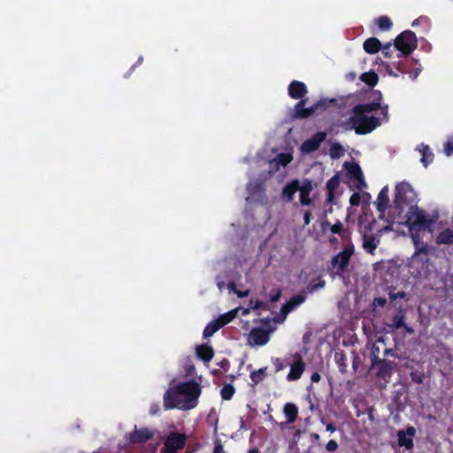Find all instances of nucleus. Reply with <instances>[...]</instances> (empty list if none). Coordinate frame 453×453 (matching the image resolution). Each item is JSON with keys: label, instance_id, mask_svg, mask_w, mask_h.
I'll use <instances>...</instances> for the list:
<instances>
[{"label": "nucleus", "instance_id": "f257e3e1", "mask_svg": "<svg viewBox=\"0 0 453 453\" xmlns=\"http://www.w3.org/2000/svg\"><path fill=\"white\" fill-rule=\"evenodd\" d=\"M288 96L292 99L299 100L294 107V117L296 119H306L313 115L319 106L323 105L322 103L305 107L308 99L303 97L307 95L308 89L306 85L299 81H292L288 87Z\"/></svg>", "mask_w": 453, "mask_h": 453}, {"label": "nucleus", "instance_id": "f03ea898", "mask_svg": "<svg viewBox=\"0 0 453 453\" xmlns=\"http://www.w3.org/2000/svg\"><path fill=\"white\" fill-rule=\"evenodd\" d=\"M177 393L183 395L184 399L181 402L180 410L188 411L194 409L198 404V399L202 393L200 384L194 380L178 383Z\"/></svg>", "mask_w": 453, "mask_h": 453}, {"label": "nucleus", "instance_id": "7ed1b4c3", "mask_svg": "<svg viewBox=\"0 0 453 453\" xmlns=\"http://www.w3.org/2000/svg\"><path fill=\"white\" fill-rule=\"evenodd\" d=\"M348 122L351 125L350 128H353L356 134H366L372 132L384 121L380 117H369L365 114L353 113Z\"/></svg>", "mask_w": 453, "mask_h": 453}, {"label": "nucleus", "instance_id": "20e7f679", "mask_svg": "<svg viewBox=\"0 0 453 453\" xmlns=\"http://www.w3.org/2000/svg\"><path fill=\"white\" fill-rule=\"evenodd\" d=\"M416 202V194L411 186L405 181L400 182L395 186L394 206L401 213L404 207L414 206Z\"/></svg>", "mask_w": 453, "mask_h": 453}, {"label": "nucleus", "instance_id": "39448f33", "mask_svg": "<svg viewBox=\"0 0 453 453\" xmlns=\"http://www.w3.org/2000/svg\"><path fill=\"white\" fill-rule=\"evenodd\" d=\"M374 98L372 102L366 104H358L352 109V113L365 114L380 110V115L384 122H388V106L387 104L380 105L382 100V95L380 91L374 92Z\"/></svg>", "mask_w": 453, "mask_h": 453}, {"label": "nucleus", "instance_id": "423d86ee", "mask_svg": "<svg viewBox=\"0 0 453 453\" xmlns=\"http://www.w3.org/2000/svg\"><path fill=\"white\" fill-rule=\"evenodd\" d=\"M395 49L401 55L407 57L411 55L418 46L416 34L411 30H405L399 34L394 41Z\"/></svg>", "mask_w": 453, "mask_h": 453}, {"label": "nucleus", "instance_id": "0eeeda50", "mask_svg": "<svg viewBox=\"0 0 453 453\" xmlns=\"http://www.w3.org/2000/svg\"><path fill=\"white\" fill-rule=\"evenodd\" d=\"M430 220L425 215V211L418 208L417 205L411 206L406 213V225L410 230L426 229L430 226Z\"/></svg>", "mask_w": 453, "mask_h": 453}, {"label": "nucleus", "instance_id": "6e6552de", "mask_svg": "<svg viewBox=\"0 0 453 453\" xmlns=\"http://www.w3.org/2000/svg\"><path fill=\"white\" fill-rule=\"evenodd\" d=\"M354 247L349 245L344 248V250L335 255L331 261V265L335 269L334 273L338 276H342L344 273L348 271L349 265L350 257L353 255Z\"/></svg>", "mask_w": 453, "mask_h": 453}, {"label": "nucleus", "instance_id": "1a4fd4ad", "mask_svg": "<svg viewBox=\"0 0 453 453\" xmlns=\"http://www.w3.org/2000/svg\"><path fill=\"white\" fill-rule=\"evenodd\" d=\"M393 65L398 73L402 74H409V77L412 81H415L418 78L422 70L421 65L413 58L394 61Z\"/></svg>", "mask_w": 453, "mask_h": 453}, {"label": "nucleus", "instance_id": "9d476101", "mask_svg": "<svg viewBox=\"0 0 453 453\" xmlns=\"http://www.w3.org/2000/svg\"><path fill=\"white\" fill-rule=\"evenodd\" d=\"M187 441V435L178 432H171L164 442L165 453H176L182 449Z\"/></svg>", "mask_w": 453, "mask_h": 453}, {"label": "nucleus", "instance_id": "9b49d317", "mask_svg": "<svg viewBox=\"0 0 453 453\" xmlns=\"http://www.w3.org/2000/svg\"><path fill=\"white\" fill-rule=\"evenodd\" d=\"M344 167L349 179L355 180L354 186L357 189L362 190L366 187L365 177L360 165L356 162H345Z\"/></svg>", "mask_w": 453, "mask_h": 453}, {"label": "nucleus", "instance_id": "f8f14e48", "mask_svg": "<svg viewBox=\"0 0 453 453\" xmlns=\"http://www.w3.org/2000/svg\"><path fill=\"white\" fill-rule=\"evenodd\" d=\"M395 366V363L388 360L386 358L376 359L374 366L376 370V377L380 380H383L386 382H388V380L392 376L393 369Z\"/></svg>", "mask_w": 453, "mask_h": 453}, {"label": "nucleus", "instance_id": "ddd939ff", "mask_svg": "<svg viewBox=\"0 0 453 453\" xmlns=\"http://www.w3.org/2000/svg\"><path fill=\"white\" fill-rule=\"evenodd\" d=\"M374 222L370 223L363 233V249L369 254L373 255L375 250L380 243V238L375 236L372 232V225Z\"/></svg>", "mask_w": 453, "mask_h": 453}, {"label": "nucleus", "instance_id": "4468645a", "mask_svg": "<svg viewBox=\"0 0 453 453\" xmlns=\"http://www.w3.org/2000/svg\"><path fill=\"white\" fill-rule=\"evenodd\" d=\"M326 133L323 131L317 132L312 135L311 138L305 140L300 150L303 153L310 154L311 152L316 151L321 145V143L326 140Z\"/></svg>", "mask_w": 453, "mask_h": 453}, {"label": "nucleus", "instance_id": "2eb2a0df", "mask_svg": "<svg viewBox=\"0 0 453 453\" xmlns=\"http://www.w3.org/2000/svg\"><path fill=\"white\" fill-rule=\"evenodd\" d=\"M177 393V386L168 388L164 394V408L165 410L179 409L180 410L181 402Z\"/></svg>", "mask_w": 453, "mask_h": 453}, {"label": "nucleus", "instance_id": "dca6fc26", "mask_svg": "<svg viewBox=\"0 0 453 453\" xmlns=\"http://www.w3.org/2000/svg\"><path fill=\"white\" fill-rule=\"evenodd\" d=\"M154 436V433L150 431L147 427H142L141 429H137L135 427L134 431L128 435V441L132 444L143 443Z\"/></svg>", "mask_w": 453, "mask_h": 453}, {"label": "nucleus", "instance_id": "f3484780", "mask_svg": "<svg viewBox=\"0 0 453 453\" xmlns=\"http://www.w3.org/2000/svg\"><path fill=\"white\" fill-rule=\"evenodd\" d=\"M416 430L413 426H408L406 431L400 430L397 433L398 444L401 447H405L407 449L413 448V436Z\"/></svg>", "mask_w": 453, "mask_h": 453}, {"label": "nucleus", "instance_id": "a211bd4d", "mask_svg": "<svg viewBox=\"0 0 453 453\" xmlns=\"http://www.w3.org/2000/svg\"><path fill=\"white\" fill-rule=\"evenodd\" d=\"M298 188H300V180L297 179L287 183L282 189L281 199L286 203H291Z\"/></svg>", "mask_w": 453, "mask_h": 453}, {"label": "nucleus", "instance_id": "6ab92c4d", "mask_svg": "<svg viewBox=\"0 0 453 453\" xmlns=\"http://www.w3.org/2000/svg\"><path fill=\"white\" fill-rule=\"evenodd\" d=\"M313 189L312 181L311 180L305 179L303 181V184L300 185V203L302 205H310L312 203L311 198L310 197V194Z\"/></svg>", "mask_w": 453, "mask_h": 453}, {"label": "nucleus", "instance_id": "aec40b11", "mask_svg": "<svg viewBox=\"0 0 453 453\" xmlns=\"http://www.w3.org/2000/svg\"><path fill=\"white\" fill-rule=\"evenodd\" d=\"M250 339L255 345L263 346L268 342L270 337L268 331L264 328L256 327L250 331Z\"/></svg>", "mask_w": 453, "mask_h": 453}, {"label": "nucleus", "instance_id": "412c9836", "mask_svg": "<svg viewBox=\"0 0 453 453\" xmlns=\"http://www.w3.org/2000/svg\"><path fill=\"white\" fill-rule=\"evenodd\" d=\"M386 326L389 329L388 332L393 333L400 328L403 326H405V312L403 310L400 309L390 319L389 322L385 324Z\"/></svg>", "mask_w": 453, "mask_h": 453}, {"label": "nucleus", "instance_id": "4be33fe9", "mask_svg": "<svg viewBox=\"0 0 453 453\" xmlns=\"http://www.w3.org/2000/svg\"><path fill=\"white\" fill-rule=\"evenodd\" d=\"M303 295H295L286 303H284L280 309L282 315L286 316L291 312L295 308L302 304L305 301Z\"/></svg>", "mask_w": 453, "mask_h": 453}, {"label": "nucleus", "instance_id": "5701e85b", "mask_svg": "<svg viewBox=\"0 0 453 453\" xmlns=\"http://www.w3.org/2000/svg\"><path fill=\"white\" fill-rule=\"evenodd\" d=\"M305 368L303 361L299 358L290 365V371L287 376L288 381L297 380L301 378Z\"/></svg>", "mask_w": 453, "mask_h": 453}, {"label": "nucleus", "instance_id": "b1692460", "mask_svg": "<svg viewBox=\"0 0 453 453\" xmlns=\"http://www.w3.org/2000/svg\"><path fill=\"white\" fill-rule=\"evenodd\" d=\"M196 354L199 359L203 362H209L214 356V349L208 344H201L196 348Z\"/></svg>", "mask_w": 453, "mask_h": 453}, {"label": "nucleus", "instance_id": "393cba45", "mask_svg": "<svg viewBox=\"0 0 453 453\" xmlns=\"http://www.w3.org/2000/svg\"><path fill=\"white\" fill-rule=\"evenodd\" d=\"M340 185V178L338 174H334L326 182V201L327 203H333L334 202V192Z\"/></svg>", "mask_w": 453, "mask_h": 453}, {"label": "nucleus", "instance_id": "a878e982", "mask_svg": "<svg viewBox=\"0 0 453 453\" xmlns=\"http://www.w3.org/2000/svg\"><path fill=\"white\" fill-rule=\"evenodd\" d=\"M418 150L421 154L420 161L424 167L426 168L434 161V155L430 147L424 143L418 147Z\"/></svg>", "mask_w": 453, "mask_h": 453}, {"label": "nucleus", "instance_id": "bb28decb", "mask_svg": "<svg viewBox=\"0 0 453 453\" xmlns=\"http://www.w3.org/2000/svg\"><path fill=\"white\" fill-rule=\"evenodd\" d=\"M321 229L324 232L330 229L333 234H339L342 238L346 234V230L343 228V225L340 220H337L334 225H332L328 220H325L321 222Z\"/></svg>", "mask_w": 453, "mask_h": 453}, {"label": "nucleus", "instance_id": "cd10ccee", "mask_svg": "<svg viewBox=\"0 0 453 453\" xmlns=\"http://www.w3.org/2000/svg\"><path fill=\"white\" fill-rule=\"evenodd\" d=\"M388 187H384L380 189L376 202L377 210L383 214L388 205Z\"/></svg>", "mask_w": 453, "mask_h": 453}, {"label": "nucleus", "instance_id": "c85d7f7f", "mask_svg": "<svg viewBox=\"0 0 453 453\" xmlns=\"http://www.w3.org/2000/svg\"><path fill=\"white\" fill-rule=\"evenodd\" d=\"M363 48L368 54H375L381 49V42L376 37H370L364 42Z\"/></svg>", "mask_w": 453, "mask_h": 453}, {"label": "nucleus", "instance_id": "c756f323", "mask_svg": "<svg viewBox=\"0 0 453 453\" xmlns=\"http://www.w3.org/2000/svg\"><path fill=\"white\" fill-rule=\"evenodd\" d=\"M413 243L415 246V252L411 257L414 261L420 254L428 255L429 248L428 245L419 240L418 235H412Z\"/></svg>", "mask_w": 453, "mask_h": 453}, {"label": "nucleus", "instance_id": "7c9ffc66", "mask_svg": "<svg viewBox=\"0 0 453 453\" xmlns=\"http://www.w3.org/2000/svg\"><path fill=\"white\" fill-rule=\"evenodd\" d=\"M284 415L287 418L286 424H292L296 421L298 416V408L296 404L288 403L283 407Z\"/></svg>", "mask_w": 453, "mask_h": 453}, {"label": "nucleus", "instance_id": "2f4dec72", "mask_svg": "<svg viewBox=\"0 0 453 453\" xmlns=\"http://www.w3.org/2000/svg\"><path fill=\"white\" fill-rule=\"evenodd\" d=\"M223 327L221 321L215 319L209 322L203 329V337L209 338Z\"/></svg>", "mask_w": 453, "mask_h": 453}, {"label": "nucleus", "instance_id": "473e14b6", "mask_svg": "<svg viewBox=\"0 0 453 453\" xmlns=\"http://www.w3.org/2000/svg\"><path fill=\"white\" fill-rule=\"evenodd\" d=\"M438 244H452L453 243V231L450 228L442 230L436 237Z\"/></svg>", "mask_w": 453, "mask_h": 453}, {"label": "nucleus", "instance_id": "72a5a7b5", "mask_svg": "<svg viewBox=\"0 0 453 453\" xmlns=\"http://www.w3.org/2000/svg\"><path fill=\"white\" fill-rule=\"evenodd\" d=\"M360 80L371 88H373L379 81V76L375 72L370 71L361 74Z\"/></svg>", "mask_w": 453, "mask_h": 453}, {"label": "nucleus", "instance_id": "f704fd0d", "mask_svg": "<svg viewBox=\"0 0 453 453\" xmlns=\"http://www.w3.org/2000/svg\"><path fill=\"white\" fill-rule=\"evenodd\" d=\"M334 359L338 365L339 371L342 373L346 372L348 367L346 354L343 351L335 352Z\"/></svg>", "mask_w": 453, "mask_h": 453}, {"label": "nucleus", "instance_id": "c9c22d12", "mask_svg": "<svg viewBox=\"0 0 453 453\" xmlns=\"http://www.w3.org/2000/svg\"><path fill=\"white\" fill-rule=\"evenodd\" d=\"M345 150L339 142H334L329 149V155L332 158H339L344 155Z\"/></svg>", "mask_w": 453, "mask_h": 453}, {"label": "nucleus", "instance_id": "e433bc0d", "mask_svg": "<svg viewBox=\"0 0 453 453\" xmlns=\"http://www.w3.org/2000/svg\"><path fill=\"white\" fill-rule=\"evenodd\" d=\"M375 23L379 27L381 31L390 30L393 24L390 19L388 16H380L376 20Z\"/></svg>", "mask_w": 453, "mask_h": 453}, {"label": "nucleus", "instance_id": "4c0bfd02", "mask_svg": "<svg viewBox=\"0 0 453 453\" xmlns=\"http://www.w3.org/2000/svg\"><path fill=\"white\" fill-rule=\"evenodd\" d=\"M266 367H263L250 373V380L254 384H258L264 380L266 376Z\"/></svg>", "mask_w": 453, "mask_h": 453}, {"label": "nucleus", "instance_id": "58836bf2", "mask_svg": "<svg viewBox=\"0 0 453 453\" xmlns=\"http://www.w3.org/2000/svg\"><path fill=\"white\" fill-rule=\"evenodd\" d=\"M235 392V388L232 384H225L220 390L223 400H230Z\"/></svg>", "mask_w": 453, "mask_h": 453}, {"label": "nucleus", "instance_id": "ea45409f", "mask_svg": "<svg viewBox=\"0 0 453 453\" xmlns=\"http://www.w3.org/2000/svg\"><path fill=\"white\" fill-rule=\"evenodd\" d=\"M326 285V281L321 278H318L317 280H312L307 286V290L310 293H313L318 289L323 288Z\"/></svg>", "mask_w": 453, "mask_h": 453}, {"label": "nucleus", "instance_id": "a19ab883", "mask_svg": "<svg viewBox=\"0 0 453 453\" xmlns=\"http://www.w3.org/2000/svg\"><path fill=\"white\" fill-rule=\"evenodd\" d=\"M293 159V157L289 153H280L275 157V162L277 165L281 166H287Z\"/></svg>", "mask_w": 453, "mask_h": 453}, {"label": "nucleus", "instance_id": "79ce46f5", "mask_svg": "<svg viewBox=\"0 0 453 453\" xmlns=\"http://www.w3.org/2000/svg\"><path fill=\"white\" fill-rule=\"evenodd\" d=\"M236 316V311L232 310L223 315H220L217 319L221 321L222 326H226V324L230 323Z\"/></svg>", "mask_w": 453, "mask_h": 453}, {"label": "nucleus", "instance_id": "37998d69", "mask_svg": "<svg viewBox=\"0 0 453 453\" xmlns=\"http://www.w3.org/2000/svg\"><path fill=\"white\" fill-rule=\"evenodd\" d=\"M250 305H251L252 309H254V310H258V309L267 310L268 309V304L260 300H256L255 302H253V300H250Z\"/></svg>", "mask_w": 453, "mask_h": 453}, {"label": "nucleus", "instance_id": "c03bdc74", "mask_svg": "<svg viewBox=\"0 0 453 453\" xmlns=\"http://www.w3.org/2000/svg\"><path fill=\"white\" fill-rule=\"evenodd\" d=\"M379 353H380L379 346L373 345L372 348V351H371V364H372V366H374L375 358L376 359H381L379 357Z\"/></svg>", "mask_w": 453, "mask_h": 453}, {"label": "nucleus", "instance_id": "a18cd8bd", "mask_svg": "<svg viewBox=\"0 0 453 453\" xmlns=\"http://www.w3.org/2000/svg\"><path fill=\"white\" fill-rule=\"evenodd\" d=\"M386 72L392 77L397 78L399 77L400 73L395 70V66L393 65V62L391 64L385 65Z\"/></svg>", "mask_w": 453, "mask_h": 453}, {"label": "nucleus", "instance_id": "49530a36", "mask_svg": "<svg viewBox=\"0 0 453 453\" xmlns=\"http://www.w3.org/2000/svg\"><path fill=\"white\" fill-rule=\"evenodd\" d=\"M361 201V196L358 192H354L349 197V203L351 206H358Z\"/></svg>", "mask_w": 453, "mask_h": 453}, {"label": "nucleus", "instance_id": "de8ad7c7", "mask_svg": "<svg viewBox=\"0 0 453 453\" xmlns=\"http://www.w3.org/2000/svg\"><path fill=\"white\" fill-rule=\"evenodd\" d=\"M444 153L447 156H451L453 154V137L444 143Z\"/></svg>", "mask_w": 453, "mask_h": 453}, {"label": "nucleus", "instance_id": "09e8293b", "mask_svg": "<svg viewBox=\"0 0 453 453\" xmlns=\"http://www.w3.org/2000/svg\"><path fill=\"white\" fill-rule=\"evenodd\" d=\"M338 442L335 441V440H330L326 444V449L328 451V452H334L337 449H338Z\"/></svg>", "mask_w": 453, "mask_h": 453}, {"label": "nucleus", "instance_id": "8fccbe9b", "mask_svg": "<svg viewBox=\"0 0 453 453\" xmlns=\"http://www.w3.org/2000/svg\"><path fill=\"white\" fill-rule=\"evenodd\" d=\"M273 364H274V366H275V371L276 372H280L283 369H285L288 365V364L284 363L282 360H280V358H276L274 361H273Z\"/></svg>", "mask_w": 453, "mask_h": 453}, {"label": "nucleus", "instance_id": "3c124183", "mask_svg": "<svg viewBox=\"0 0 453 453\" xmlns=\"http://www.w3.org/2000/svg\"><path fill=\"white\" fill-rule=\"evenodd\" d=\"M392 44L390 42L386 43L384 46L381 45L382 53L385 57L390 58L391 57V51H392Z\"/></svg>", "mask_w": 453, "mask_h": 453}, {"label": "nucleus", "instance_id": "603ef678", "mask_svg": "<svg viewBox=\"0 0 453 453\" xmlns=\"http://www.w3.org/2000/svg\"><path fill=\"white\" fill-rule=\"evenodd\" d=\"M212 453H226L224 449V447L220 441H216L214 443L213 452Z\"/></svg>", "mask_w": 453, "mask_h": 453}, {"label": "nucleus", "instance_id": "864d4df0", "mask_svg": "<svg viewBox=\"0 0 453 453\" xmlns=\"http://www.w3.org/2000/svg\"><path fill=\"white\" fill-rule=\"evenodd\" d=\"M217 365L225 372H227L230 366V363L226 358H223Z\"/></svg>", "mask_w": 453, "mask_h": 453}, {"label": "nucleus", "instance_id": "5fc2aeb1", "mask_svg": "<svg viewBox=\"0 0 453 453\" xmlns=\"http://www.w3.org/2000/svg\"><path fill=\"white\" fill-rule=\"evenodd\" d=\"M229 287L234 289V291L235 292V294L239 296V297H245L249 295V290H245V291H240V290H235L234 288H235V285L234 283H230L229 284Z\"/></svg>", "mask_w": 453, "mask_h": 453}, {"label": "nucleus", "instance_id": "6e6d98bb", "mask_svg": "<svg viewBox=\"0 0 453 453\" xmlns=\"http://www.w3.org/2000/svg\"><path fill=\"white\" fill-rule=\"evenodd\" d=\"M387 301L383 297H376L373 300V304L376 306L383 307L386 304Z\"/></svg>", "mask_w": 453, "mask_h": 453}, {"label": "nucleus", "instance_id": "4d7b16f0", "mask_svg": "<svg viewBox=\"0 0 453 453\" xmlns=\"http://www.w3.org/2000/svg\"><path fill=\"white\" fill-rule=\"evenodd\" d=\"M311 219V212L310 211H306L303 215L304 225L307 226L310 224Z\"/></svg>", "mask_w": 453, "mask_h": 453}, {"label": "nucleus", "instance_id": "13d9d810", "mask_svg": "<svg viewBox=\"0 0 453 453\" xmlns=\"http://www.w3.org/2000/svg\"><path fill=\"white\" fill-rule=\"evenodd\" d=\"M311 441L315 444H320L319 441H320V436L319 434H316V433H312L311 434Z\"/></svg>", "mask_w": 453, "mask_h": 453}, {"label": "nucleus", "instance_id": "bf43d9fd", "mask_svg": "<svg viewBox=\"0 0 453 453\" xmlns=\"http://www.w3.org/2000/svg\"><path fill=\"white\" fill-rule=\"evenodd\" d=\"M280 296H281V290H280V289H278V290L276 291V293H275V294H273V295L271 296V302H272V303H275V302H277V301L280 299Z\"/></svg>", "mask_w": 453, "mask_h": 453}, {"label": "nucleus", "instance_id": "052dcab7", "mask_svg": "<svg viewBox=\"0 0 453 453\" xmlns=\"http://www.w3.org/2000/svg\"><path fill=\"white\" fill-rule=\"evenodd\" d=\"M321 377L320 374L318 372H314L311 376V380L312 382H319L320 380Z\"/></svg>", "mask_w": 453, "mask_h": 453}, {"label": "nucleus", "instance_id": "680f3d73", "mask_svg": "<svg viewBox=\"0 0 453 453\" xmlns=\"http://www.w3.org/2000/svg\"><path fill=\"white\" fill-rule=\"evenodd\" d=\"M326 431L331 432V433H334L336 430V427L333 423H328L326 425Z\"/></svg>", "mask_w": 453, "mask_h": 453}, {"label": "nucleus", "instance_id": "e2e57ef3", "mask_svg": "<svg viewBox=\"0 0 453 453\" xmlns=\"http://www.w3.org/2000/svg\"><path fill=\"white\" fill-rule=\"evenodd\" d=\"M383 355L385 357H387V356H394L395 357V352H394V350L392 349H385L384 352H383Z\"/></svg>", "mask_w": 453, "mask_h": 453}, {"label": "nucleus", "instance_id": "0e129e2a", "mask_svg": "<svg viewBox=\"0 0 453 453\" xmlns=\"http://www.w3.org/2000/svg\"><path fill=\"white\" fill-rule=\"evenodd\" d=\"M402 328H403L408 334H412L414 332L413 328L406 324L405 326H403Z\"/></svg>", "mask_w": 453, "mask_h": 453}, {"label": "nucleus", "instance_id": "69168bd1", "mask_svg": "<svg viewBox=\"0 0 453 453\" xmlns=\"http://www.w3.org/2000/svg\"><path fill=\"white\" fill-rule=\"evenodd\" d=\"M405 296V293L404 292H398L396 293L395 295H392L391 296V298L392 299H395L397 297H403Z\"/></svg>", "mask_w": 453, "mask_h": 453}, {"label": "nucleus", "instance_id": "338daca9", "mask_svg": "<svg viewBox=\"0 0 453 453\" xmlns=\"http://www.w3.org/2000/svg\"><path fill=\"white\" fill-rule=\"evenodd\" d=\"M142 62V58L140 57L139 59L137 60V62L132 65L130 72H132L136 67V65H140Z\"/></svg>", "mask_w": 453, "mask_h": 453}, {"label": "nucleus", "instance_id": "774afa93", "mask_svg": "<svg viewBox=\"0 0 453 453\" xmlns=\"http://www.w3.org/2000/svg\"><path fill=\"white\" fill-rule=\"evenodd\" d=\"M248 453H261L257 448H252L249 449Z\"/></svg>", "mask_w": 453, "mask_h": 453}]
</instances>
